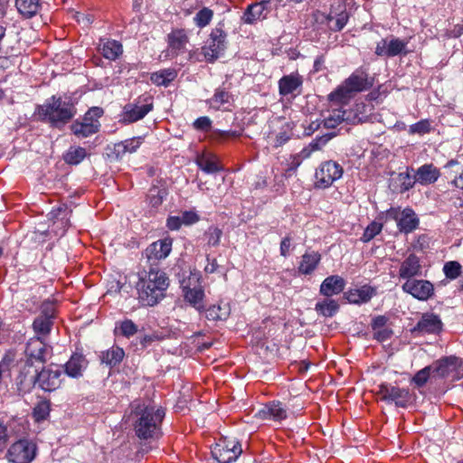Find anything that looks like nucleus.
Listing matches in <instances>:
<instances>
[{"label": "nucleus", "mask_w": 463, "mask_h": 463, "mask_svg": "<svg viewBox=\"0 0 463 463\" xmlns=\"http://www.w3.org/2000/svg\"><path fill=\"white\" fill-rule=\"evenodd\" d=\"M374 291H346L344 295L349 303L361 304L369 301Z\"/></svg>", "instance_id": "79ce46f5"}, {"label": "nucleus", "mask_w": 463, "mask_h": 463, "mask_svg": "<svg viewBox=\"0 0 463 463\" xmlns=\"http://www.w3.org/2000/svg\"><path fill=\"white\" fill-rule=\"evenodd\" d=\"M371 86L372 83L368 80L367 73L364 71L356 70L329 94V99L332 101L343 103L354 94L366 90Z\"/></svg>", "instance_id": "7ed1b4c3"}, {"label": "nucleus", "mask_w": 463, "mask_h": 463, "mask_svg": "<svg viewBox=\"0 0 463 463\" xmlns=\"http://www.w3.org/2000/svg\"><path fill=\"white\" fill-rule=\"evenodd\" d=\"M303 80L298 73H290L279 80V91L282 96L292 94L302 86Z\"/></svg>", "instance_id": "c85d7f7f"}, {"label": "nucleus", "mask_w": 463, "mask_h": 463, "mask_svg": "<svg viewBox=\"0 0 463 463\" xmlns=\"http://www.w3.org/2000/svg\"><path fill=\"white\" fill-rule=\"evenodd\" d=\"M38 446L29 439H19L12 443L6 451L5 458L10 463H31L36 458Z\"/></svg>", "instance_id": "20e7f679"}, {"label": "nucleus", "mask_w": 463, "mask_h": 463, "mask_svg": "<svg viewBox=\"0 0 463 463\" xmlns=\"http://www.w3.org/2000/svg\"><path fill=\"white\" fill-rule=\"evenodd\" d=\"M99 51L105 59L115 61L122 54L123 47L116 40L100 39Z\"/></svg>", "instance_id": "cd10ccee"}, {"label": "nucleus", "mask_w": 463, "mask_h": 463, "mask_svg": "<svg viewBox=\"0 0 463 463\" xmlns=\"http://www.w3.org/2000/svg\"><path fill=\"white\" fill-rule=\"evenodd\" d=\"M52 320L41 316H38L33 323V328L34 332L40 335H49L52 329Z\"/></svg>", "instance_id": "a18cd8bd"}, {"label": "nucleus", "mask_w": 463, "mask_h": 463, "mask_svg": "<svg viewBox=\"0 0 463 463\" xmlns=\"http://www.w3.org/2000/svg\"><path fill=\"white\" fill-rule=\"evenodd\" d=\"M455 363H457V356H444L431 364L433 369V378H449L454 381Z\"/></svg>", "instance_id": "6ab92c4d"}, {"label": "nucleus", "mask_w": 463, "mask_h": 463, "mask_svg": "<svg viewBox=\"0 0 463 463\" xmlns=\"http://www.w3.org/2000/svg\"><path fill=\"white\" fill-rule=\"evenodd\" d=\"M41 317H44L52 321L55 317V303L52 301H44L41 306Z\"/></svg>", "instance_id": "13d9d810"}, {"label": "nucleus", "mask_w": 463, "mask_h": 463, "mask_svg": "<svg viewBox=\"0 0 463 463\" xmlns=\"http://www.w3.org/2000/svg\"><path fill=\"white\" fill-rule=\"evenodd\" d=\"M222 231L217 227H210L206 232L207 243L210 246H217L222 237Z\"/></svg>", "instance_id": "5fc2aeb1"}, {"label": "nucleus", "mask_w": 463, "mask_h": 463, "mask_svg": "<svg viewBox=\"0 0 463 463\" xmlns=\"http://www.w3.org/2000/svg\"><path fill=\"white\" fill-rule=\"evenodd\" d=\"M408 42L399 38L383 39L375 48V54L378 56L394 57L405 52Z\"/></svg>", "instance_id": "f3484780"}, {"label": "nucleus", "mask_w": 463, "mask_h": 463, "mask_svg": "<svg viewBox=\"0 0 463 463\" xmlns=\"http://www.w3.org/2000/svg\"><path fill=\"white\" fill-rule=\"evenodd\" d=\"M441 329V321L437 316L424 315L417 325L411 329L415 335H423L425 334H435Z\"/></svg>", "instance_id": "aec40b11"}, {"label": "nucleus", "mask_w": 463, "mask_h": 463, "mask_svg": "<svg viewBox=\"0 0 463 463\" xmlns=\"http://www.w3.org/2000/svg\"><path fill=\"white\" fill-rule=\"evenodd\" d=\"M51 411V403L49 401L40 402L33 409V418L36 421H42L47 419Z\"/></svg>", "instance_id": "09e8293b"}, {"label": "nucleus", "mask_w": 463, "mask_h": 463, "mask_svg": "<svg viewBox=\"0 0 463 463\" xmlns=\"http://www.w3.org/2000/svg\"><path fill=\"white\" fill-rule=\"evenodd\" d=\"M430 122L428 119H421L410 126L409 133L411 135H424L430 131Z\"/></svg>", "instance_id": "603ef678"}, {"label": "nucleus", "mask_w": 463, "mask_h": 463, "mask_svg": "<svg viewBox=\"0 0 463 463\" xmlns=\"http://www.w3.org/2000/svg\"><path fill=\"white\" fill-rule=\"evenodd\" d=\"M277 6L278 0H261L250 5L243 14L244 22L251 24L257 21L264 20Z\"/></svg>", "instance_id": "f8f14e48"}, {"label": "nucleus", "mask_w": 463, "mask_h": 463, "mask_svg": "<svg viewBox=\"0 0 463 463\" xmlns=\"http://www.w3.org/2000/svg\"><path fill=\"white\" fill-rule=\"evenodd\" d=\"M33 365L27 361H21L17 364L19 371L15 383L19 392H28L36 385V377L39 372L33 370Z\"/></svg>", "instance_id": "ddd939ff"}, {"label": "nucleus", "mask_w": 463, "mask_h": 463, "mask_svg": "<svg viewBox=\"0 0 463 463\" xmlns=\"http://www.w3.org/2000/svg\"><path fill=\"white\" fill-rule=\"evenodd\" d=\"M327 141L328 137H321L319 138L313 140L311 143H309L307 146L304 147L301 151L307 152L309 157L313 152L320 150Z\"/></svg>", "instance_id": "4d7b16f0"}, {"label": "nucleus", "mask_w": 463, "mask_h": 463, "mask_svg": "<svg viewBox=\"0 0 463 463\" xmlns=\"http://www.w3.org/2000/svg\"><path fill=\"white\" fill-rule=\"evenodd\" d=\"M420 265L415 255H410L401 265L400 276L402 279H411L420 272Z\"/></svg>", "instance_id": "72a5a7b5"}, {"label": "nucleus", "mask_w": 463, "mask_h": 463, "mask_svg": "<svg viewBox=\"0 0 463 463\" xmlns=\"http://www.w3.org/2000/svg\"><path fill=\"white\" fill-rule=\"evenodd\" d=\"M61 371L52 366L43 367L36 377V385L44 392H54L61 384Z\"/></svg>", "instance_id": "4468645a"}, {"label": "nucleus", "mask_w": 463, "mask_h": 463, "mask_svg": "<svg viewBox=\"0 0 463 463\" xmlns=\"http://www.w3.org/2000/svg\"><path fill=\"white\" fill-rule=\"evenodd\" d=\"M213 17V11L208 7H203L194 17V22L198 28L207 26Z\"/></svg>", "instance_id": "49530a36"}, {"label": "nucleus", "mask_w": 463, "mask_h": 463, "mask_svg": "<svg viewBox=\"0 0 463 463\" xmlns=\"http://www.w3.org/2000/svg\"><path fill=\"white\" fill-rule=\"evenodd\" d=\"M442 271L446 279L454 280L458 279L462 273V266L458 261L450 260L445 262Z\"/></svg>", "instance_id": "c03bdc74"}, {"label": "nucleus", "mask_w": 463, "mask_h": 463, "mask_svg": "<svg viewBox=\"0 0 463 463\" xmlns=\"http://www.w3.org/2000/svg\"><path fill=\"white\" fill-rule=\"evenodd\" d=\"M142 137H132L115 145L114 153L117 157H122L127 153L132 154L139 148L142 144Z\"/></svg>", "instance_id": "2f4dec72"}, {"label": "nucleus", "mask_w": 463, "mask_h": 463, "mask_svg": "<svg viewBox=\"0 0 463 463\" xmlns=\"http://www.w3.org/2000/svg\"><path fill=\"white\" fill-rule=\"evenodd\" d=\"M345 120L352 121L349 112L341 109H335L327 118H325V125L327 128H335Z\"/></svg>", "instance_id": "58836bf2"}, {"label": "nucleus", "mask_w": 463, "mask_h": 463, "mask_svg": "<svg viewBox=\"0 0 463 463\" xmlns=\"http://www.w3.org/2000/svg\"><path fill=\"white\" fill-rule=\"evenodd\" d=\"M392 330L388 327L373 330V338L379 342L387 341L392 337Z\"/></svg>", "instance_id": "680f3d73"}, {"label": "nucleus", "mask_w": 463, "mask_h": 463, "mask_svg": "<svg viewBox=\"0 0 463 463\" xmlns=\"http://www.w3.org/2000/svg\"><path fill=\"white\" fill-rule=\"evenodd\" d=\"M153 109V99L150 96H140L134 102L123 107L120 115L124 123H133L144 118Z\"/></svg>", "instance_id": "0eeeda50"}, {"label": "nucleus", "mask_w": 463, "mask_h": 463, "mask_svg": "<svg viewBox=\"0 0 463 463\" xmlns=\"http://www.w3.org/2000/svg\"><path fill=\"white\" fill-rule=\"evenodd\" d=\"M167 43L171 54L178 55L185 51L188 36L184 29H175L167 35Z\"/></svg>", "instance_id": "5701e85b"}, {"label": "nucleus", "mask_w": 463, "mask_h": 463, "mask_svg": "<svg viewBox=\"0 0 463 463\" xmlns=\"http://www.w3.org/2000/svg\"><path fill=\"white\" fill-rule=\"evenodd\" d=\"M227 316L228 312L222 310L219 305H213L207 309V317L213 320H224Z\"/></svg>", "instance_id": "6e6d98bb"}, {"label": "nucleus", "mask_w": 463, "mask_h": 463, "mask_svg": "<svg viewBox=\"0 0 463 463\" xmlns=\"http://www.w3.org/2000/svg\"><path fill=\"white\" fill-rule=\"evenodd\" d=\"M383 230V224L377 222H372L365 228L361 240L364 242H368L373 240L377 234H379Z\"/></svg>", "instance_id": "3c124183"}, {"label": "nucleus", "mask_w": 463, "mask_h": 463, "mask_svg": "<svg viewBox=\"0 0 463 463\" xmlns=\"http://www.w3.org/2000/svg\"><path fill=\"white\" fill-rule=\"evenodd\" d=\"M440 176V172L433 164H425L420 166L414 175V183L421 185L434 184Z\"/></svg>", "instance_id": "4be33fe9"}, {"label": "nucleus", "mask_w": 463, "mask_h": 463, "mask_svg": "<svg viewBox=\"0 0 463 463\" xmlns=\"http://www.w3.org/2000/svg\"><path fill=\"white\" fill-rule=\"evenodd\" d=\"M195 163L206 174H215L222 170L219 165L218 157L210 152H203L198 155Z\"/></svg>", "instance_id": "a878e982"}, {"label": "nucleus", "mask_w": 463, "mask_h": 463, "mask_svg": "<svg viewBox=\"0 0 463 463\" xmlns=\"http://www.w3.org/2000/svg\"><path fill=\"white\" fill-rule=\"evenodd\" d=\"M226 33L220 28H215L210 34V39L203 47V52L207 61L213 62L218 59L226 48Z\"/></svg>", "instance_id": "9d476101"}, {"label": "nucleus", "mask_w": 463, "mask_h": 463, "mask_svg": "<svg viewBox=\"0 0 463 463\" xmlns=\"http://www.w3.org/2000/svg\"><path fill=\"white\" fill-rule=\"evenodd\" d=\"M173 240L165 237L162 240L152 242L145 250L148 260H161L167 258L172 250Z\"/></svg>", "instance_id": "a211bd4d"}, {"label": "nucleus", "mask_w": 463, "mask_h": 463, "mask_svg": "<svg viewBox=\"0 0 463 463\" xmlns=\"http://www.w3.org/2000/svg\"><path fill=\"white\" fill-rule=\"evenodd\" d=\"M387 217L396 221L399 230L405 233L411 232L419 225V219L411 208H405L402 212L399 208H391L387 211Z\"/></svg>", "instance_id": "9b49d317"}, {"label": "nucleus", "mask_w": 463, "mask_h": 463, "mask_svg": "<svg viewBox=\"0 0 463 463\" xmlns=\"http://www.w3.org/2000/svg\"><path fill=\"white\" fill-rule=\"evenodd\" d=\"M86 149L81 146L71 147L64 156V160L70 165H78L86 157Z\"/></svg>", "instance_id": "a19ab883"}, {"label": "nucleus", "mask_w": 463, "mask_h": 463, "mask_svg": "<svg viewBox=\"0 0 463 463\" xmlns=\"http://www.w3.org/2000/svg\"><path fill=\"white\" fill-rule=\"evenodd\" d=\"M241 443L228 437H222L212 448V455L219 463H232L241 454Z\"/></svg>", "instance_id": "423d86ee"}, {"label": "nucleus", "mask_w": 463, "mask_h": 463, "mask_svg": "<svg viewBox=\"0 0 463 463\" xmlns=\"http://www.w3.org/2000/svg\"><path fill=\"white\" fill-rule=\"evenodd\" d=\"M169 286V278L166 273L158 268H151L147 273L146 289H166Z\"/></svg>", "instance_id": "b1692460"}, {"label": "nucleus", "mask_w": 463, "mask_h": 463, "mask_svg": "<svg viewBox=\"0 0 463 463\" xmlns=\"http://www.w3.org/2000/svg\"><path fill=\"white\" fill-rule=\"evenodd\" d=\"M164 192L157 189H152L150 190V194L148 195V201L149 204H151L153 207L159 206L164 200Z\"/></svg>", "instance_id": "bf43d9fd"}, {"label": "nucleus", "mask_w": 463, "mask_h": 463, "mask_svg": "<svg viewBox=\"0 0 463 463\" xmlns=\"http://www.w3.org/2000/svg\"><path fill=\"white\" fill-rule=\"evenodd\" d=\"M343 167L336 162L329 160L319 165L315 173V186L328 188L343 175Z\"/></svg>", "instance_id": "6e6552de"}, {"label": "nucleus", "mask_w": 463, "mask_h": 463, "mask_svg": "<svg viewBox=\"0 0 463 463\" xmlns=\"http://www.w3.org/2000/svg\"><path fill=\"white\" fill-rule=\"evenodd\" d=\"M120 334L125 337H131L137 332V325L130 319H125L119 326Z\"/></svg>", "instance_id": "864d4df0"}, {"label": "nucleus", "mask_w": 463, "mask_h": 463, "mask_svg": "<svg viewBox=\"0 0 463 463\" xmlns=\"http://www.w3.org/2000/svg\"><path fill=\"white\" fill-rule=\"evenodd\" d=\"M36 112L52 127L61 128L76 115L77 110L70 99L52 96L43 105L38 106Z\"/></svg>", "instance_id": "f03ea898"}, {"label": "nucleus", "mask_w": 463, "mask_h": 463, "mask_svg": "<svg viewBox=\"0 0 463 463\" xmlns=\"http://www.w3.org/2000/svg\"><path fill=\"white\" fill-rule=\"evenodd\" d=\"M125 356V352L123 348L113 345L111 348L108 349L105 352L101 353L100 358L101 362L109 365L110 367H114L119 364Z\"/></svg>", "instance_id": "473e14b6"}, {"label": "nucleus", "mask_w": 463, "mask_h": 463, "mask_svg": "<svg viewBox=\"0 0 463 463\" xmlns=\"http://www.w3.org/2000/svg\"><path fill=\"white\" fill-rule=\"evenodd\" d=\"M373 106L367 100H357L352 109L349 111L353 122L366 121L369 116L373 113Z\"/></svg>", "instance_id": "7c9ffc66"}, {"label": "nucleus", "mask_w": 463, "mask_h": 463, "mask_svg": "<svg viewBox=\"0 0 463 463\" xmlns=\"http://www.w3.org/2000/svg\"><path fill=\"white\" fill-rule=\"evenodd\" d=\"M345 287V280L338 275H333L322 282L319 289H344Z\"/></svg>", "instance_id": "de8ad7c7"}, {"label": "nucleus", "mask_w": 463, "mask_h": 463, "mask_svg": "<svg viewBox=\"0 0 463 463\" xmlns=\"http://www.w3.org/2000/svg\"><path fill=\"white\" fill-rule=\"evenodd\" d=\"M231 101L232 95L228 91L222 89H217L213 96L208 99V104L211 108L219 110L225 105L231 104Z\"/></svg>", "instance_id": "e433bc0d"}, {"label": "nucleus", "mask_w": 463, "mask_h": 463, "mask_svg": "<svg viewBox=\"0 0 463 463\" xmlns=\"http://www.w3.org/2000/svg\"><path fill=\"white\" fill-rule=\"evenodd\" d=\"M8 429L7 426L0 420V451L4 449L8 441Z\"/></svg>", "instance_id": "0e129e2a"}, {"label": "nucleus", "mask_w": 463, "mask_h": 463, "mask_svg": "<svg viewBox=\"0 0 463 463\" xmlns=\"http://www.w3.org/2000/svg\"><path fill=\"white\" fill-rule=\"evenodd\" d=\"M164 298L162 291H137V307H153Z\"/></svg>", "instance_id": "f704fd0d"}, {"label": "nucleus", "mask_w": 463, "mask_h": 463, "mask_svg": "<svg viewBox=\"0 0 463 463\" xmlns=\"http://www.w3.org/2000/svg\"><path fill=\"white\" fill-rule=\"evenodd\" d=\"M377 394L381 400L391 402H393L397 407L406 408L413 401V395L409 389L400 388L389 383L379 385Z\"/></svg>", "instance_id": "1a4fd4ad"}, {"label": "nucleus", "mask_w": 463, "mask_h": 463, "mask_svg": "<svg viewBox=\"0 0 463 463\" xmlns=\"http://www.w3.org/2000/svg\"><path fill=\"white\" fill-rule=\"evenodd\" d=\"M308 158V153L307 152H302L290 156L288 167L286 169V173L289 175L291 173H294L298 166L302 164V162Z\"/></svg>", "instance_id": "8fccbe9b"}, {"label": "nucleus", "mask_w": 463, "mask_h": 463, "mask_svg": "<svg viewBox=\"0 0 463 463\" xmlns=\"http://www.w3.org/2000/svg\"><path fill=\"white\" fill-rule=\"evenodd\" d=\"M193 126L197 130L208 131L211 128L212 120L210 119V118H208L206 116L200 117L194 120Z\"/></svg>", "instance_id": "052dcab7"}, {"label": "nucleus", "mask_w": 463, "mask_h": 463, "mask_svg": "<svg viewBox=\"0 0 463 463\" xmlns=\"http://www.w3.org/2000/svg\"><path fill=\"white\" fill-rule=\"evenodd\" d=\"M349 14L345 6L338 5L335 11L331 9L330 13L326 16V25L333 32L341 31L347 24Z\"/></svg>", "instance_id": "412c9836"}, {"label": "nucleus", "mask_w": 463, "mask_h": 463, "mask_svg": "<svg viewBox=\"0 0 463 463\" xmlns=\"http://www.w3.org/2000/svg\"><path fill=\"white\" fill-rule=\"evenodd\" d=\"M184 300L197 310L204 308V291H184Z\"/></svg>", "instance_id": "37998d69"}, {"label": "nucleus", "mask_w": 463, "mask_h": 463, "mask_svg": "<svg viewBox=\"0 0 463 463\" xmlns=\"http://www.w3.org/2000/svg\"><path fill=\"white\" fill-rule=\"evenodd\" d=\"M177 76L175 69H164L153 72L150 80L156 86H168Z\"/></svg>", "instance_id": "c9c22d12"}, {"label": "nucleus", "mask_w": 463, "mask_h": 463, "mask_svg": "<svg viewBox=\"0 0 463 463\" xmlns=\"http://www.w3.org/2000/svg\"><path fill=\"white\" fill-rule=\"evenodd\" d=\"M455 364L454 381L463 378V360L457 357V363Z\"/></svg>", "instance_id": "774afa93"}, {"label": "nucleus", "mask_w": 463, "mask_h": 463, "mask_svg": "<svg viewBox=\"0 0 463 463\" xmlns=\"http://www.w3.org/2000/svg\"><path fill=\"white\" fill-rule=\"evenodd\" d=\"M258 416L261 420L280 422L288 418V407L279 401H272L264 404Z\"/></svg>", "instance_id": "dca6fc26"}, {"label": "nucleus", "mask_w": 463, "mask_h": 463, "mask_svg": "<svg viewBox=\"0 0 463 463\" xmlns=\"http://www.w3.org/2000/svg\"><path fill=\"white\" fill-rule=\"evenodd\" d=\"M183 224L191 225L199 221V216L195 212L185 211L181 216Z\"/></svg>", "instance_id": "e2e57ef3"}, {"label": "nucleus", "mask_w": 463, "mask_h": 463, "mask_svg": "<svg viewBox=\"0 0 463 463\" xmlns=\"http://www.w3.org/2000/svg\"><path fill=\"white\" fill-rule=\"evenodd\" d=\"M52 347L48 346L40 336L31 338L25 348V355L27 362L33 364L34 362L44 364L47 356L51 354Z\"/></svg>", "instance_id": "2eb2a0df"}, {"label": "nucleus", "mask_w": 463, "mask_h": 463, "mask_svg": "<svg viewBox=\"0 0 463 463\" xmlns=\"http://www.w3.org/2000/svg\"><path fill=\"white\" fill-rule=\"evenodd\" d=\"M88 360L81 354H73L69 361L64 364L65 373L67 375L78 378L82 375V372L88 366Z\"/></svg>", "instance_id": "393cba45"}, {"label": "nucleus", "mask_w": 463, "mask_h": 463, "mask_svg": "<svg viewBox=\"0 0 463 463\" xmlns=\"http://www.w3.org/2000/svg\"><path fill=\"white\" fill-rule=\"evenodd\" d=\"M131 407L137 436L142 439L158 438L165 411L142 401H135Z\"/></svg>", "instance_id": "f257e3e1"}, {"label": "nucleus", "mask_w": 463, "mask_h": 463, "mask_svg": "<svg viewBox=\"0 0 463 463\" xmlns=\"http://www.w3.org/2000/svg\"><path fill=\"white\" fill-rule=\"evenodd\" d=\"M102 115L103 109L101 108H90L81 120H76L71 124V132L79 138L88 137L96 134L99 130L100 123L99 119Z\"/></svg>", "instance_id": "39448f33"}, {"label": "nucleus", "mask_w": 463, "mask_h": 463, "mask_svg": "<svg viewBox=\"0 0 463 463\" xmlns=\"http://www.w3.org/2000/svg\"><path fill=\"white\" fill-rule=\"evenodd\" d=\"M183 224L182 219L179 216H169L166 221V226L171 231L178 230Z\"/></svg>", "instance_id": "338daca9"}, {"label": "nucleus", "mask_w": 463, "mask_h": 463, "mask_svg": "<svg viewBox=\"0 0 463 463\" xmlns=\"http://www.w3.org/2000/svg\"><path fill=\"white\" fill-rule=\"evenodd\" d=\"M18 12L25 17L33 16L39 9V0H15Z\"/></svg>", "instance_id": "4c0bfd02"}, {"label": "nucleus", "mask_w": 463, "mask_h": 463, "mask_svg": "<svg viewBox=\"0 0 463 463\" xmlns=\"http://www.w3.org/2000/svg\"><path fill=\"white\" fill-rule=\"evenodd\" d=\"M325 293L326 298L317 301L315 306V310L326 317H333L339 308V304L335 299H332L331 297L334 293H339L340 291H323Z\"/></svg>", "instance_id": "bb28decb"}, {"label": "nucleus", "mask_w": 463, "mask_h": 463, "mask_svg": "<svg viewBox=\"0 0 463 463\" xmlns=\"http://www.w3.org/2000/svg\"><path fill=\"white\" fill-rule=\"evenodd\" d=\"M433 374V369L432 365L430 364L421 370L418 371L414 376L411 378V383L417 387L420 388L423 387L429 380H433L432 377Z\"/></svg>", "instance_id": "ea45409f"}, {"label": "nucleus", "mask_w": 463, "mask_h": 463, "mask_svg": "<svg viewBox=\"0 0 463 463\" xmlns=\"http://www.w3.org/2000/svg\"><path fill=\"white\" fill-rule=\"evenodd\" d=\"M14 353L7 352L0 361V369L4 372L14 362Z\"/></svg>", "instance_id": "69168bd1"}, {"label": "nucleus", "mask_w": 463, "mask_h": 463, "mask_svg": "<svg viewBox=\"0 0 463 463\" xmlns=\"http://www.w3.org/2000/svg\"><path fill=\"white\" fill-rule=\"evenodd\" d=\"M321 255L317 251L305 252L299 261L298 271L303 275L311 274L318 266Z\"/></svg>", "instance_id": "c756f323"}]
</instances>
